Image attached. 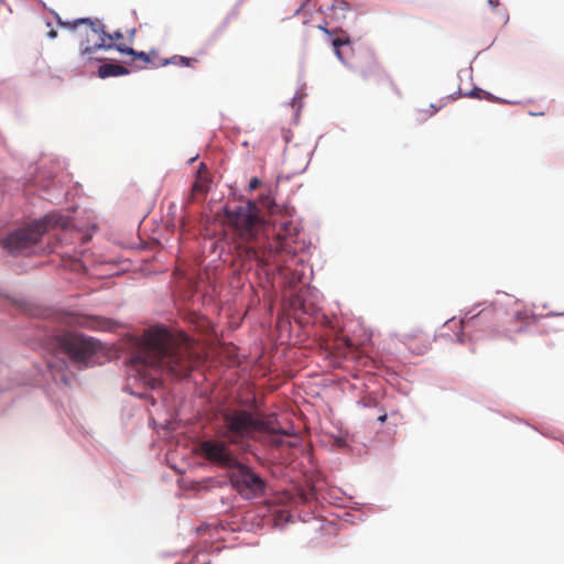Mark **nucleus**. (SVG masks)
<instances>
[{"mask_svg": "<svg viewBox=\"0 0 564 564\" xmlns=\"http://www.w3.org/2000/svg\"><path fill=\"white\" fill-rule=\"evenodd\" d=\"M226 219L241 239L238 250L245 261H257L261 267H285L284 254L292 252L289 243V236L294 230L292 221L282 223L274 241L270 242L267 226L254 202L248 200L234 209L227 208Z\"/></svg>", "mask_w": 564, "mask_h": 564, "instance_id": "1", "label": "nucleus"}, {"mask_svg": "<svg viewBox=\"0 0 564 564\" xmlns=\"http://www.w3.org/2000/svg\"><path fill=\"white\" fill-rule=\"evenodd\" d=\"M132 360L135 365L185 378L200 362V355L183 333L154 326L143 333Z\"/></svg>", "mask_w": 564, "mask_h": 564, "instance_id": "2", "label": "nucleus"}, {"mask_svg": "<svg viewBox=\"0 0 564 564\" xmlns=\"http://www.w3.org/2000/svg\"><path fill=\"white\" fill-rule=\"evenodd\" d=\"M215 433L217 437L232 445H240L247 440L254 438L259 433L285 434L274 425L273 415L257 414L236 408H228L221 412Z\"/></svg>", "mask_w": 564, "mask_h": 564, "instance_id": "3", "label": "nucleus"}, {"mask_svg": "<svg viewBox=\"0 0 564 564\" xmlns=\"http://www.w3.org/2000/svg\"><path fill=\"white\" fill-rule=\"evenodd\" d=\"M62 25L78 31L79 36L85 37L80 41V54L83 56L90 55L99 50H109L113 47L112 40L122 39L121 32L112 35L104 30L100 21H91L90 19H78L73 22H65Z\"/></svg>", "mask_w": 564, "mask_h": 564, "instance_id": "4", "label": "nucleus"}, {"mask_svg": "<svg viewBox=\"0 0 564 564\" xmlns=\"http://www.w3.org/2000/svg\"><path fill=\"white\" fill-rule=\"evenodd\" d=\"M56 346L79 368L88 367L100 349V343L98 340L72 332L57 336Z\"/></svg>", "mask_w": 564, "mask_h": 564, "instance_id": "5", "label": "nucleus"}, {"mask_svg": "<svg viewBox=\"0 0 564 564\" xmlns=\"http://www.w3.org/2000/svg\"><path fill=\"white\" fill-rule=\"evenodd\" d=\"M51 217L46 216L43 219L35 220L28 226L21 227L12 231L7 238L2 240V247L11 254L26 253L37 245L47 231Z\"/></svg>", "mask_w": 564, "mask_h": 564, "instance_id": "6", "label": "nucleus"}, {"mask_svg": "<svg viewBox=\"0 0 564 564\" xmlns=\"http://www.w3.org/2000/svg\"><path fill=\"white\" fill-rule=\"evenodd\" d=\"M229 481L236 491L245 499L251 500L264 495L265 482L250 467L239 460L229 473Z\"/></svg>", "mask_w": 564, "mask_h": 564, "instance_id": "7", "label": "nucleus"}, {"mask_svg": "<svg viewBox=\"0 0 564 564\" xmlns=\"http://www.w3.org/2000/svg\"><path fill=\"white\" fill-rule=\"evenodd\" d=\"M229 445L226 440L219 437L205 440L199 444L198 453L209 463L231 469L238 459L230 451Z\"/></svg>", "mask_w": 564, "mask_h": 564, "instance_id": "8", "label": "nucleus"}, {"mask_svg": "<svg viewBox=\"0 0 564 564\" xmlns=\"http://www.w3.org/2000/svg\"><path fill=\"white\" fill-rule=\"evenodd\" d=\"M360 76L366 80L372 79L378 84H380V83L387 84L398 95L400 94V91L397 89L394 83L384 73V70L376 63L370 62L365 67H362L360 69Z\"/></svg>", "mask_w": 564, "mask_h": 564, "instance_id": "9", "label": "nucleus"}, {"mask_svg": "<svg viewBox=\"0 0 564 564\" xmlns=\"http://www.w3.org/2000/svg\"><path fill=\"white\" fill-rule=\"evenodd\" d=\"M212 178L209 172L204 163H200L197 170L195 182L192 186V198L196 195H205L209 191Z\"/></svg>", "mask_w": 564, "mask_h": 564, "instance_id": "10", "label": "nucleus"}, {"mask_svg": "<svg viewBox=\"0 0 564 564\" xmlns=\"http://www.w3.org/2000/svg\"><path fill=\"white\" fill-rule=\"evenodd\" d=\"M127 74H129L128 68L120 64L106 63L100 65L98 68V76L100 78L121 76Z\"/></svg>", "mask_w": 564, "mask_h": 564, "instance_id": "11", "label": "nucleus"}, {"mask_svg": "<svg viewBox=\"0 0 564 564\" xmlns=\"http://www.w3.org/2000/svg\"><path fill=\"white\" fill-rule=\"evenodd\" d=\"M196 62H197L196 58H189V57H184V56L175 55V56H173L170 59L169 58H164L163 62H162V65L174 64V65H177V66L189 67V66H193Z\"/></svg>", "mask_w": 564, "mask_h": 564, "instance_id": "12", "label": "nucleus"}, {"mask_svg": "<svg viewBox=\"0 0 564 564\" xmlns=\"http://www.w3.org/2000/svg\"><path fill=\"white\" fill-rule=\"evenodd\" d=\"M260 204L262 207L267 208L270 213H273V208L275 206L274 200L269 196H261Z\"/></svg>", "mask_w": 564, "mask_h": 564, "instance_id": "13", "label": "nucleus"}, {"mask_svg": "<svg viewBox=\"0 0 564 564\" xmlns=\"http://www.w3.org/2000/svg\"><path fill=\"white\" fill-rule=\"evenodd\" d=\"M348 43H349V40H341L339 37L333 40V46H334V50H335V54L337 55V57L339 59H343L341 53H340V50H339L340 46L344 45V44H348Z\"/></svg>", "mask_w": 564, "mask_h": 564, "instance_id": "14", "label": "nucleus"}, {"mask_svg": "<svg viewBox=\"0 0 564 564\" xmlns=\"http://www.w3.org/2000/svg\"><path fill=\"white\" fill-rule=\"evenodd\" d=\"M485 317H486V315L484 314V312H481L480 314L475 315V316H473V317H470V318H468V319H463V321H462V325H463L464 327H466V326H469V325L474 324V323H475V322H477V321H481V319H484Z\"/></svg>", "mask_w": 564, "mask_h": 564, "instance_id": "15", "label": "nucleus"}, {"mask_svg": "<svg viewBox=\"0 0 564 564\" xmlns=\"http://www.w3.org/2000/svg\"><path fill=\"white\" fill-rule=\"evenodd\" d=\"M115 47L118 52H120L122 54H128V55L134 54V50L124 44H118Z\"/></svg>", "mask_w": 564, "mask_h": 564, "instance_id": "16", "label": "nucleus"}, {"mask_svg": "<svg viewBox=\"0 0 564 564\" xmlns=\"http://www.w3.org/2000/svg\"><path fill=\"white\" fill-rule=\"evenodd\" d=\"M131 56L139 58V59L143 61L144 63H151L150 55L147 54L145 52L134 51V54H132Z\"/></svg>", "mask_w": 564, "mask_h": 564, "instance_id": "17", "label": "nucleus"}, {"mask_svg": "<svg viewBox=\"0 0 564 564\" xmlns=\"http://www.w3.org/2000/svg\"><path fill=\"white\" fill-rule=\"evenodd\" d=\"M259 185H260V180L258 177H253V178H251V181L249 183V189L254 191L256 188H258Z\"/></svg>", "mask_w": 564, "mask_h": 564, "instance_id": "18", "label": "nucleus"}, {"mask_svg": "<svg viewBox=\"0 0 564 564\" xmlns=\"http://www.w3.org/2000/svg\"><path fill=\"white\" fill-rule=\"evenodd\" d=\"M378 421L380 423H384L387 421V413L383 412L381 415H379Z\"/></svg>", "mask_w": 564, "mask_h": 564, "instance_id": "19", "label": "nucleus"}, {"mask_svg": "<svg viewBox=\"0 0 564 564\" xmlns=\"http://www.w3.org/2000/svg\"><path fill=\"white\" fill-rule=\"evenodd\" d=\"M47 36H48L50 39H55V37L57 36V32H56V31H54V30H51V31L47 33Z\"/></svg>", "mask_w": 564, "mask_h": 564, "instance_id": "20", "label": "nucleus"}, {"mask_svg": "<svg viewBox=\"0 0 564 564\" xmlns=\"http://www.w3.org/2000/svg\"><path fill=\"white\" fill-rule=\"evenodd\" d=\"M489 3L492 4V6H497L498 4V1H494V0H489Z\"/></svg>", "mask_w": 564, "mask_h": 564, "instance_id": "21", "label": "nucleus"}, {"mask_svg": "<svg viewBox=\"0 0 564 564\" xmlns=\"http://www.w3.org/2000/svg\"><path fill=\"white\" fill-rule=\"evenodd\" d=\"M470 95H471V96H476V91H475V90H473V91L470 93Z\"/></svg>", "mask_w": 564, "mask_h": 564, "instance_id": "22", "label": "nucleus"}]
</instances>
